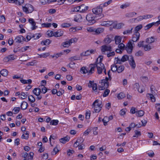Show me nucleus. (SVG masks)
<instances>
[{"label": "nucleus", "mask_w": 160, "mask_h": 160, "mask_svg": "<svg viewBox=\"0 0 160 160\" xmlns=\"http://www.w3.org/2000/svg\"><path fill=\"white\" fill-rule=\"evenodd\" d=\"M129 59V64L132 68L134 69L135 68L136 65L134 61L133 57L132 56H130V58Z\"/></svg>", "instance_id": "7"}, {"label": "nucleus", "mask_w": 160, "mask_h": 160, "mask_svg": "<svg viewBox=\"0 0 160 160\" xmlns=\"http://www.w3.org/2000/svg\"><path fill=\"white\" fill-rule=\"evenodd\" d=\"M91 112L89 110L87 111L86 112V119H89L90 117Z\"/></svg>", "instance_id": "60"}, {"label": "nucleus", "mask_w": 160, "mask_h": 160, "mask_svg": "<svg viewBox=\"0 0 160 160\" xmlns=\"http://www.w3.org/2000/svg\"><path fill=\"white\" fill-rule=\"evenodd\" d=\"M63 54V52H61L59 53H57L56 54H55L52 56V57L53 58H54L55 59H57L58 57H60Z\"/></svg>", "instance_id": "37"}, {"label": "nucleus", "mask_w": 160, "mask_h": 160, "mask_svg": "<svg viewBox=\"0 0 160 160\" xmlns=\"http://www.w3.org/2000/svg\"><path fill=\"white\" fill-rule=\"evenodd\" d=\"M139 85L138 83H136L133 85V88L134 90H138L139 88Z\"/></svg>", "instance_id": "53"}, {"label": "nucleus", "mask_w": 160, "mask_h": 160, "mask_svg": "<svg viewBox=\"0 0 160 160\" xmlns=\"http://www.w3.org/2000/svg\"><path fill=\"white\" fill-rule=\"evenodd\" d=\"M157 38L155 36H152L147 38L146 39V42L147 43L151 44L153 43L156 41Z\"/></svg>", "instance_id": "9"}, {"label": "nucleus", "mask_w": 160, "mask_h": 160, "mask_svg": "<svg viewBox=\"0 0 160 160\" xmlns=\"http://www.w3.org/2000/svg\"><path fill=\"white\" fill-rule=\"evenodd\" d=\"M88 86L89 87H92L93 90L95 92H97V85L96 83H94L93 81H90L89 82V83L88 85Z\"/></svg>", "instance_id": "10"}, {"label": "nucleus", "mask_w": 160, "mask_h": 160, "mask_svg": "<svg viewBox=\"0 0 160 160\" xmlns=\"http://www.w3.org/2000/svg\"><path fill=\"white\" fill-rule=\"evenodd\" d=\"M102 8L100 6V5L92 9V12L93 13L97 15L98 17H99L98 19L101 18L104 16L103 14L102 13Z\"/></svg>", "instance_id": "1"}, {"label": "nucleus", "mask_w": 160, "mask_h": 160, "mask_svg": "<svg viewBox=\"0 0 160 160\" xmlns=\"http://www.w3.org/2000/svg\"><path fill=\"white\" fill-rule=\"evenodd\" d=\"M104 31V29L102 28H98L97 29L95 28V32L97 34H99L101 32H102Z\"/></svg>", "instance_id": "29"}, {"label": "nucleus", "mask_w": 160, "mask_h": 160, "mask_svg": "<svg viewBox=\"0 0 160 160\" xmlns=\"http://www.w3.org/2000/svg\"><path fill=\"white\" fill-rule=\"evenodd\" d=\"M33 93L36 96H39L41 92V90L40 88H36L33 90Z\"/></svg>", "instance_id": "16"}, {"label": "nucleus", "mask_w": 160, "mask_h": 160, "mask_svg": "<svg viewBox=\"0 0 160 160\" xmlns=\"http://www.w3.org/2000/svg\"><path fill=\"white\" fill-rule=\"evenodd\" d=\"M142 27V26L141 24H140L137 26L135 28V29L134 30V32L135 33H139L138 31L141 29Z\"/></svg>", "instance_id": "24"}, {"label": "nucleus", "mask_w": 160, "mask_h": 160, "mask_svg": "<svg viewBox=\"0 0 160 160\" xmlns=\"http://www.w3.org/2000/svg\"><path fill=\"white\" fill-rule=\"evenodd\" d=\"M47 32V34L50 37H51L53 36H54L55 34L54 32H53L51 30L48 31Z\"/></svg>", "instance_id": "55"}, {"label": "nucleus", "mask_w": 160, "mask_h": 160, "mask_svg": "<svg viewBox=\"0 0 160 160\" xmlns=\"http://www.w3.org/2000/svg\"><path fill=\"white\" fill-rule=\"evenodd\" d=\"M42 87V88H41L42 91H41V92H42L43 93H46L47 92V91L46 88L44 86V85H42V84L41 85V88Z\"/></svg>", "instance_id": "50"}, {"label": "nucleus", "mask_w": 160, "mask_h": 160, "mask_svg": "<svg viewBox=\"0 0 160 160\" xmlns=\"http://www.w3.org/2000/svg\"><path fill=\"white\" fill-rule=\"evenodd\" d=\"M144 49L145 51H149L151 49V47L150 45H145L143 46Z\"/></svg>", "instance_id": "49"}, {"label": "nucleus", "mask_w": 160, "mask_h": 160, "mask_svg": "<svg viewBox=\"0 0 160 160\" xmlns=\"http://www.w3.org/2000/svg\"><path fill=\"white\" fill-rule=\"evenodd\" d=\"M102 121L103 122L104 125L105 126L107 125V122L109 121L108 117L107 116L105 117L103 119H102Z\"/></svg>", "instance_id": "40"}, {"label": "nucleus", "mask_w": 160, "mask_h": 160, "mask_svg": "<svg viewBox=\"0 0 160 160\" xmlns=\"http://www.w3.org/2000/svg\"><path fill=\"white\" fill-rule=\"evenodd\" d=\"M29 22L32 25V30H35L37 28V26H36V22L32 18H29L28 20Z\"/></svg>", "instance_id": "14"}, {"label": "nucleus", "mask_w": 160, "mask_h": 160, "mask_svg": "<svg viewBox=\"0 0 160 160\" xmlns=\"http://www.w3.org/2000/svg\"><path fill=\"white\" fill-rule=\"evenodd\" d=\"M54 36L55 37H58L62 36L63 33V31L61 30H59L56 32H54Z\"/></svg>", "instance_id": "19"}, {"label": "nucleus", "mask_w": 160, "mask_h": 160, "mask_svg": "<svg viewBox=\"0 0 160 160\" xmlns=\"http://www.w3.org/2000/svg\"><path fill=\"white\" fill-rule=\"evenodd\" d=\"M118 47L121 50H123L125 47V46L122 43H121L119 44Z\"/></svg>", "instance_id": "64"}, {"label": "nucleus", "mask_w": 160, "mask_h": 160, "mask_svg": "<svg viewBox=\"0 0 160 160\" xmlns=\"http://www.w3.org/2000/svg\"><path fill=\"white\" fill-rule=\"evenodd\" d=\"M147 96H148V95L150 96V98L152 102H154L155 101L156 99L155 97L154 96L153 94L148 93L147 94Z\"/></svg>", "instance_id": "54"}, {"label": "nucleus", "mask_w": 160, "mask_h": 160, "mask_svg": "<svg viewBox=\"0 0 160 160\" xmlns=\"http://www.w3.org/2000/svg\"><path fill=\"white\" fill-rule=\"evenodd\" d=\"M80 59V58L79 57H77L76 56L72 57L69 58V60L72 62L74 60H77Z\"/></svg>", "instance_id": "51"}, {"label": "nucleus", "mask_w": 160, "mask_h": 160, "mask_svg": "<svg viewBox=\"0 0 160 160\" xmlns=\"http://www.w3.org/2000/svg\"><path fill=\"white\" fill-rule=\"evenodd\" d=\"M28 106V103L26 102H23L21 104L22 109L24 110L26 109Z\"/></svg>", "instance_id": "21"}, {"label": "nucleus", "mask_w": 160, "mask_h": 160, "mask_svg": "<svg viewBox=\"0 0 160 160\" xmlns=\"http://www.w3.org/2000/svg\"><path fill=\"white\" fill-rule=\"evenodd\" d=\"M94 108V111L96 113H98L100 112L101 109V106H100L99 107H96V106H93Z\"/></svg>", "instance_id": "39"}, {"label": "nucleus", "mask_w": 160, "mask_h": 160, "mask_svg": "<svg viewBox=\"0 0 160 160\" xmlns=\"http://www.w3.org/2000/svg\"><path fill=\"white\" fill-rule=\"evenodd\" d=\"M101 50L102 52L105 53L106 51H112V47L110 46L104 45L101 47Z\"/></svg>", "instance_id": "6"}, {"label": "nucleus", "mask_w": 160, "mask_h": 160, "mask_svg": "<svg viewBox=\"0 0 160 160\" xmlns=\"http://www.w3.org/2000/svg\"><path fill=\"white\" fill-rule=\"evenodd\" d=\"M86 18L90 25H92L95 22V16L92 14L89 13L86 16Z\"/></svg>", "instance_id": "3"}, {"label": "nucleus", "mask_w": 160, "mask_h": 160, "mask_svg": "<svg viewBox=\"0 0 160 160\" xmlns=\"http://www.w3.org/2000/svg\"><path fill=\"white\" fill-rule=\"evenodd\" d=\"M69 139V137H65L63 138H61L60 139V142L62 143H65L66 142L68 141Z\"/></svg>", "instance_id": "22"}, {"label": "nucleus", "mask_w": 160, "mask_h": 160, "mask_svg": "<svg viewBox=\"0 0 160 160\" xmlns=\"http://www.w3.org/2000/svg\"><path fill=\"white\" fill-rule=\"evenodd\" d=\"M110 92V91L108 89H106L105 90L102 95L103 97H105L107 96L108 95Z\"/></svg>", "instance_id": "52"}, {"label": "nucleus", "mask_w": 160, "mask_h": 160, "mask_svg": "<svg viewBox=\"0 0 160 160\" xmlns=\"http://www.w3.org/2000/svg\"><path fill=\"white\" fill-rule=\"evenodd\" d=\"M71 26V25L70 23H68V22L64 23H62L61 24V27L62 28H68Z\"/></svg>", "instance_id": "43"}, {"label": "nucleus", "mask_w": 160, "mask_h": 160, "mask_svg": "<svg viewBox=\"0 0 160 160\" xmlns=\"http://www.w3.org/2000/svg\"><path fill=\"white\" fill-rule=\"evenodd\" d=\"M51 42V41L49 39H47L44 41H42L41 42V44L43 45H48Z\"/></svg>", "instance_id": "28"}, {"label": "nucleus", "mask_w": 160, "mask_h": 160, "mask_svg": "<svg viewBox=\"0 0 160 160\" xmlns=\"http://www.w3.org/2000/svg\"><path fill=\"white\" fill-rule=\"evenodd\" d=\"M95 52V51L92 49H91L90 50H88L84 52H82L81 54V56H88L90 55L91 54L94 53Z\"/></svg>", "instance_id": "11"}, {"label": "nucleus", "mask_w": 160, "mask_h": 160, "mask_svg": "<svg viewBox=\"0 0 160 160\" xmlns=\"http://www.w3.org/2000/svg\"><path fill=\"white\" fill-rule=\"evenodd\" d=\"M80 72L81 73L83 74H86L87 73H89L88 71L86 68L85 67H82L80 70Z\"/></svg>", "instance_id": "35"}, {"label": "nucleus", "mask_w": 160, "mask_h": 160, "mask_svg": "<svg viewBox=\"0 0 160 160\" xmlns=\"http://www.w3.org/2000/svg\"><path fill=\"white\" fill-rule=\"evenodd\" d=\"M101 85L102 86H104V87L108 88L109 85L108 82L107 81V80L104 79H102L101 81Z\"/></svg>", "instance_id": "23"}, {"label": "nucleus", "mask_w": 160, "mask_h": 160, "mask_svg": "<svg viewBox=\"0 0 160 160\" xmlns=\"http://www.w3.org/2000/svg\"><path fill=\"white\" fill-rule=\"evenodd\" d=\"M8 71L6 69H3L0 71L1 74L3 76H6L7 75Z\"/></svg>", "instance_id": "31"}, {"label": "nucleus", "mask_w": 160, "mask_h": 160, "mask_svg": "<svg viewBox=\"0 0 160 160\" xmlns=\"http://www.w3.org/2000/svg\"><path fill=\"white\" fill-rule=\"evenodd\" d=\"M29 48V46H25L21 48L19 50V51L22 52H24L26 51Z\"/></svg>", "instance_id": "63"}, {"label": "nucleus", "mask_w": 160, "mask_h": 160, "mask_svg": "<svg viewBox=\"0 0 160 160\" xmlns=\"http://www.w3.org/2000/svg\"><path fill=\"white\" fill-rule=\"evenodd\" d=\"M88 8L89 7L88 6H87L84 4H82L77 8H77L78 9L77 10V11H79L81 12H85L88 9Z\"/></svg>", "instance_id": "5"}, {"label": "nucleus", "mask_w": 160, "mask_h": 160, "mask_svg": "<svg viewBox=\"0 0 160 160\" xmlns=\"http://www.w3.org/2000/svg\"><path fill=\"white\" fill-rule=\"evenodd\" d=\"M133 29V28H132L130 29H128L127 30L123 32V33L124 35L132 33V31Z\"/></svg>", "instance_id": "41"}, {"label": "nucleus", "mask_w": 160, "mask_h": 160, "mask_svg": "<svg viewBox=\"0 0 160 160\" xmlns=\"http://www.w3.org/2000/svg\"><path fill=\"white\" fill-rule=\"evenodd\" d=\"M25 38L22 36H18L15 39L16 42L19 43L25 41Z\"/></svg>", "instance_id": "13"}, {"label": "nucleus", "mask_w": 160, "mask_h": 160, "mask_svg": "<svg viewBox=\"0 0 160 160\" xmlns=\"http://www.w3.org/2000/svg\"><path fill=\"white\" fill-rule=\"evenodd\" d=\"M28 99L29 101L31 102H33L35 101V98L32 95H29L28 96Z\"/></svg>", "instance_id": "47"}, {"label": "nucleus", "mask_w": 160, "mask_h": 160, "mask_svg": "<svg viewBox=\"0 0 160 160\" xmlns=\"http://www.w3.org/2000/svg\"><path fill=\"white\" fill-rule=\"evenodd\" d=\"M29 132L27 131L26 133L22 134V138L28 139L29 138Z\"/></svg>", "instance_id": "36"}, {"label": "nucleus", "mask_w": 160, "mask_h": 160, "mask_svg": "<svg viewBox=\"0 0 160 160\" xmlns=\"http://www.w3.org/2000/svg\"><path fill=\"white\" fill-rule=\"evenodd\" d=\"M133 48V46L132 42L129 41L126 47V49L128 53H130L132 52Z\"/></svg>", "instance_id": "8"}, {"label": "nucleus", "mask_w": 160, "mask_h": 160, "mask_svg": "<svg viewBox=\"0 0 160 160\" xmlns=\"http://www.w3.org/2000/svg\"><path fill=\"white\" fill-rule=\"evenodd\" d=\"M124 69V67L123 65H121L117 67V72L119 73L122 72Z\"/></svg>", "instance_id": "34"}, {"label": "nucleus", "mask_w": 160, "mask_h": 160, "mask_svg": "<svg viewBox=\"0 0 160 160\" xmlns=\"http://www.w3.org/2000/svg\"><path fill=\"white\" fill-rule=\"evenodd\" d=\"M124 24L123 23H119L116 25L115 28L117 29H119L121 28L124 26Z\"/></svg>", "instance_id": "48"}, {"label": "nucleus", "mask_w": 160, "mask_h": 160, "mask_svg": "<svg viewBox=\"0 0 160 160\" xmlns=\"http://www.w3.org/2000/svg\"><path fill=\"white\" fill-rule=\"evenodd\" d=\"M111 70L113 72L117 71V65L115 64L112 65L111 66Z\"/></svg>", "instance_id": "42"}, {"label": "nucleus", "mask_w": 160, "mask_h": 160, "mask_svg": "<svg viewBox=\"0 0 160 160\" xmlns=\"http://www.w3.org/2000/svg\"><path fill=\"white\" fill-rule=\"evenodd\" d=\"M143 54V52L141 51H139L136 52L135 55L136 56L139 57L142 56Z\"/></svg>", "instance_id": "58"}, {"label": "nucleus", "mask_w": 160, "mask_h": 160, "mask_svg": "<svg viewBox=\"0 0 160 160\" xmlns=\"http://www.w3.org/2000/svg\"><path fill=\"white\" fill-rule=\"evenodd\" d=\"M96 63L90 64L89 67L91 68L90 70L88 71L89 74H92L94 71V70L96 67Z\"/></svg>", "instance_id": "12"}, {"label": "nucleus", "mask_w": 160, "mask_h": 160, "mask_svg": "<svg viewBox=\"0 0 160 160\" xmlns=\"http://www.w3.org/2000/svg\"><path fill=\"white\" fill-rule=\"evenodd\" d=\"M140 34L139 33H134L132 37V41L133 42L137 41L139 38Z\"/></svg>", "instance_id": "15"}, {"label": "nucleus", "mask_w": 160, "mask_h": 160, "mask_svg": "<svg viewBox=\"0 0 160 160\" xmlns=\"http://www.w3.org/2000/svg\"><path fill=\"white\" fill-rule=\"evenodd\" d=\"M82 18L81 15L80 14H78L75 16L74 20L75 21L79 22L82 20Z\"/></svg>", "instance_id": "18"}, {"label": "nucleus", "mask_w": 160, "mask_h": 160, "mask_svg": "<svg viewBox=\"0 0 160 160\" xmlns=\"http://www.w3.org/2000/svg\"><path fill=\"white\" fill-rule=\"evenodd\" d=\"M92 105L93 106H96V107H99L101 106V108H102V102H99V100L98 99L96 100L93 103Z\"/></svg>", "instance_id": "20"}, {"label": "nucleus", "mask_w": 160, "mask_h": 160, "mask_svg": "<svg viewBox=\"0 0 160 160\" xmlns=\"http://www.w3.org/2000/svg\"><path fill=\"white\" fill-rule=\"evenodd\" d=\"M98 58H97L96 63V68L97 69L98 73V74H101L102 72V70H104L105 66L102 63H98Z\"/></svg>", "instance_id": "2"}, {"label": "nucleus", "mask_w": 160, "mask_h": 160, "mask_svg": "<svg viewBox=\"0 0 160 160\" xmlns=\"http://www.w3.org/2000/svg\"><path fill=\"white\" fill-rule=\"evenodd\" d=\"M68 39L62 43V45L64 47L68 48L71 45Z\"/></svg>", "instance_id": "26"}, {"label": "nucleus", "mask_w": 160, "mask_h": 160, "mask_svg": "<svg viewBox=\"0 0 160 160\" xmlns=\"http://www.w3.org/2000/svg\"><path fill=\"white\" fill-rule=\"evenodd\" d=\"M104 41L105 43L109 44L110 43L111 41V40L110 38L107 37L104 38Z\"/></svg>", "instance_id": "59"}, {"label": "nucleus", "mask_w": 160, "mask_h": 160, "mask_svg": "<svg viewBox=\"0 0 160 160\" xmlns=\"http://www.w3.org/2000/svg\"><path fill=\"white\" fill-rule=\"evenodd\" d=\"M122 38L119 36H116L115 38V43L116 44H119L121 41Z\"/></svg>", "instance_id": "25"}, {"label": "nucleus", "mask_w": 160, "mask_h": 160, "mask_svg": "<svg viewBox=\"0 0 160 160\" xmlns=\"http://www.w3.org/2000/svg\"><path fill=\"white\" fill-rule=\"evenodd\" d=\"M130 56H128L126 55H124L122 56L121 59V61L122 62H124L127 60L129 61V59Z\"/></svg>", "instance_id": "33"}, {"label": "nucleus", "mask_w": 160, "mask_h": 160, "mask_svg": "<svg viewBox=\"0 0 160 160\" xmlns=\"http://www.w3.org/2000/svg\"><path fill=\"white\" fill-rule=\"evenodd\" d=\"M141 80L143 82H146L148 81V77L146 76H142L140 78Z\"/></svg>", "instance_id": "56"}, {"label": "nucleus", "mask_w": 160, "mask_h": 160, "mask_svg": "<svg viewBox=\"0 0 160 160\" xmlns=\"http://www.w3.org/2000/svg\"><path fill=\"white\" fill-rule=\"evenodd\" d=\"M24 2V0H14L13 3H15L16 5H20Z\"/></svg>", "instance_id": "32"}, {"label": "nucleus", "mask_w": 160, "mask_h": 160, "mask_svg": "<svg viewBox=\"0 0 160 160\" xmlns=\"http://www.w3.org/2000/svg\"><path fill=\"white\" fill-rule=\"evenodd\" d=\"M135 135L133 136V137L138 138L139 136L141 135V132L140 131H138L137 130H135L134 131Z\"/></svg>", "instance_id": "44"}, {"label": "nucleus", "mask_w": 160, "mask_h": 160, "mask_svg": "<svg viewBox=\"0 0 160 160\" xmlns=\"http://www.w3.org/2000/svg\"><path fill=\"white\" fill-rule=\"evenodd\" d=\"M33 155L34 153L33 152H30L27 158H28V160H33Z\"/></svg>", "instance_id": "46"}, {"label": "nucleus", "mask_w": 160, "mask_h": 160, "mask_svg": "<svg viewBox=\"0 0 160 160\" xmlns=\"http://www.w3.org/2000/svg\"><path fill=\"white\" fill-rule=\"evenodd\" d=\"M125 97V94L122 92H121L118 94L117 97L118 99H122Z\"/></svg>", "instance_id": "38"}, {"label": "nucleus", "mask_w": 160, "mask_h": 160, "mask_svg": "<svg viewBox=\"0 0 160 160\" xmlns=\"http://www.w3.org/2000/svg\"><path fill=\"white\" fill-rule=\"evenodd\" d=\"M32 37L34 39H37L42 36V34L40 33H36L31 35Z\"/></svg>", "instance_id": "27"}, {"label": "nucleus", "mask_w": 160, "mask_h": 160, "mask_svg": "<svg viewBox=\"0 0 160 160\" xmlns=\"http://www.w3.org/2000/svg\"><path fill=\"white\" fill-rule=\"evenodd\" d=\"M143 20L142 16H140L136 18H132V20H134V22H137Z\"/></svg>", "instance_id": "30"}, {"label": "nucleus", "mask_w": 160, "mask_h": 160, "mask_svg": "<svg viewBox=\"0 0 160 160\" xmlns=\"http://www.w3.org/2000/svg\"><path fill=\"white\" fill-rule=\"evenodd\" d=\"M58 121L57 120H53L50 122V124L51 125H57L58 123Z\"/></svg>", "instance_id": "45"}, {"label": "nucleus", "mask_w": 160, "mask_h": 160, "mask_svg": "<svg viewBox=\"0 0 160 160\" xmlns=\"http://www.w3.org/2000/svg\"><path fill=\"white\" fill-rule=\"evenodd\" d=\"M137 14V13L135 12H131L126 13L125 17L127 18H131L133 17L135 15Z\"/></svg>", "instance_id": "17"}, {"label": "nucleus", "mask_w": 160, "mask_h": 160, "mask_svg": "<svg viewBox=\"0 0 160 160\" xmlns=\"http://www.w3.org/2000/svg\"><path fill=\"white\" fill-rule=\"evenodd\" d=\"M20 109V107H15L13 110V111H14V113L16 114L18 113Z\"/></svg>", "instance_id": "57"}, {"label": "nucleus", "mask_w": 160, "mask_h": 160, "mask_svg": "<svg viewBox=\"0 0 160 160\" xmlns=\"http://www.w3.org/2000/svg\"><path fill=\"white\" fill-rule=\"evenodd\" d=\"M153 25V23L152 22L147 24L145 27V30H148L152 27Z\"/></svg>", "instance_id": "62"}, {"label": "nucleus", "mask_w": 160, "mask_h": 160, "mask_svg": "<svg viewBox=\"0 0 160 160\" xmlns=\"http://www.w3.org/2000/svg\"><path fill=\"white\" fill-rule=\"evenodd\" d=\"M23 11L27 13L32 12L34 10L33 6L30 4L26 5L24 7H23Z\"/></svg>", "instance_id": "4"}, {"label": "nucleus", "mask_w": 160, "mask_h": 160, "mask_svg": "<svg viewBox=\"0 0 160 160\" xmlns=\"http://www.w3.org/2000/svg\"><path fill=\"white\" fill-rule=\"evenodd\" d=\"M71 44L73 43H75L78 40V39L76 38H71L70 39H68Z\"/></svg>", "instance_id": "61"}]
</instances>
